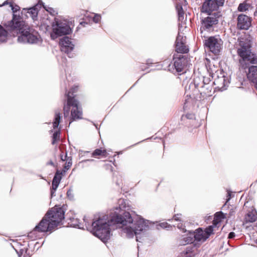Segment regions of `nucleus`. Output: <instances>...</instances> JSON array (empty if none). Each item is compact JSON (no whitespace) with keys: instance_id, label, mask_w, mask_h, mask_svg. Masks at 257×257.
Wrapping results in <instances>:
<instances>
[{"instance_id":"nucleus-9","label":"nucleus","mask_w":257,"mask_h":257,"mask_svg":"<svg viewBox=\"0 0 257 257\" xmlns=\"http://www.w3.org/2000/svg\"><path fill=\"white\" fill-rule=\"evenodd\" d=\"M223 42L219 38L211 37L206 40L205 45L211 52L215 55L219 54L222 47Z\"/></svg>"},{"instance_id":"nucleus-40","label":"nucleus","mask_w":257,"mask_h":257,"mask_svg":"<svg viewBox=\"0 0 257 257\" xmlns=\"http://www.w3.org/2000/svg\"><path fill=\"white\" fill-rule=\"evenodd\" d=\"M61 159H62V161H64L65 160V159H63V156H61Z\"/></svg>"},{"instance_id":"nucleus-16","label":"nucleus","mask_w":257,"mask_h":257,"mask_svg":"<svg viewBox=\"0 0 257 257\" xmlns=\"http://www.w3.org/2000/svg\"><path fill=\"white\" fill-rule=\"evenodd\" d=\"M202 95L206 96L211 95L212 86L210 83H205V85H202L199 90Z\"/></svg>"},{"instance_id":"nucleus-28","label":"nucleus","mask_w":257,"mask_h":257,"mask_svg":"<svg viewBox=\"0 0 257 257\" xmlns=\"http://www.w3.org/2000/svg\"><path fill=\"white\" fill-rule=\"evenodd\" d=\"M58 186H59L58 185L52 184V189L51 191V194L52 196H55V192L56 190H57Z\"/></svg>"},{"instance_id":"nucleus-18","label":"nucleus","mask_w":257,"mask_h":257,"mask_svg":"<svg viewBox=\"0 0 257 257\" xmlns=\"http://www.w3.org/2000/svg\"><path fill=\"white\" fill-rule=\"evenodd\" d=\"M225 217V215L222 212H218L215 214L214 220L213 221V228L218 223L221 222L222 219Z\"/></svg>"},{"instance_id":"nucleus-34","label":"nucleus","mask_w":257,"mask_h":257,"mask_svg":"<svg viewBox=\"0 0 257 257\" xmlns=\"http://www.w3.org/2000/svg\"><path fill=\"white\" fill-rule=\"evenodd\" d=\"M72 165V163L70 161H69L66 163L65 166V168L66 169H68Z\"/></svg>"},{"instance_id":"nucleus-8","label":"nucleus","mask_w":257,"mask_h":257,"mask_svg":"<svg viewBox=\"0 0 257 257\" xmlns=\"http://www.w3.org/2000/svg\"><path fill=\"white\" fill-rule=\"evenodd\" d=\"M193 232L194 240L197 242L203 243L213 233V226L210 225L204 230L202 228H199Z\"/></svg>"},{"instance_id":"nucleus-14","label":"nucleus","mask_w":257,"mask_h":257,"mask_svg":"<svg viewBox=\"0 0 257 257\" xmlns=\"http://www.w3.org/2000/svg\"><path fill=\"white\" fill-rule=\"evenodd\" d=\"M226 80L224 75L221 76H217L216 78L214 79L213 83L216 85V88L221 91L225 89V86L226 84Z\"/></svg>"},{"instance_id":"nucleus-39","label":"nucleus","mask_w":257,"mask_h":257,"mask_svg":"<svg viewBox=\"0 0 257 257\" xmlns=\"http://www.w3.org/2000/svg\"><path fill=\"white\" fill-rule=\"evenodd\" d=\"M49 164L53 165V163L52 161H51V162H49Z\"/></svg>"},{"instance_id":"nucleus-41","label":"nucleus","mask_w":257,"mask_h":257,"mask_svg":"<svg viewBox=\"0 0 257 257\" xmlns=\"http://www.w3.org/2000/svg\"><path fill=\"white\" fill-rule=\"evenodd\" d=\"M6 3H7L6 2H5V3H4V5H6Z\"/></svg>"},{"instance_id":"nucleus-32","label":"nucleus","mask_w":257,"mask_h":257,"mask_svg":"<svg viewBox=\"0 0 257 257\" xmlns=\"http://www.w3.org/2000/svg\"><path fill=\"white\" fill-rule=\"evenodd\" d=\"M67 195L68 197L70 199H72L74 197V195L73 194V190L71 189H69L67 192Z\"/></svg>"},{"instance_id":"nucleus-37","label":"nucleus","mask_w":257,"mask_h":257,"mask_svg":"<svg viewBox=\"0 0 257 257\" xmlns=\"http://www.w3.org/2000/svg\"><path fill=\"white\" fill-rule=\"evenodd\" d=\"M73 226L75 227H77L78 228H81V225L80 224H73Z\"/></svg>"},{"instance_id":"nucleus-6","label":"nucleus","mask_w":257,"mask_h":257,"mask_svg":"<svg viewBox=\"0 0 257 257\" xmlns=\"http://www.w3.org/2000/svg\"><path fill=\"white\" fill-rule=\"evenodd\" d=\"M77 86L72 87L70 91L67 94V102L66 105H64V116L65 117L69 115V111L70 106L72 107L71 112V121L69 124L74 120L82 118V112L81 107L79 106L78 101L74 98L73 93L77 91Z\"/></svg>"},{"instance_id":"nucleus-4","label":"nucleus","mask_w":257,"mask_h":257,"mask_svg":"<svg viewBox=\"0 0 257 257\" xmlns=\"http://www.w3.org/2000/svg\"><path fill=\"white\" fill-rule=\"evenodd\" d=\"M64 218L63 209L55 206L46 214L39 223L34 228L32 233L52 231L60 224Z\"/></svg>"},{"instance_id":"nucleus-11","label":"nucleus","mask_w":257,"mask_h":257,"mask_svg":"<svg viewBox=\"0 0 257 257\" xmlns=\"http://www.w3.org/2000/svg\"><path fill=\"white\" fill-rule=\"evenodd\" d=\"M251 18L243 14L239 15L237 17V28L241 30H248L251 26Z\"/></svg>"},{"instance_id":"nucleus-22","label":"nucleus","mask_w":257,"mask_h":257,"mask_svg":"<svg viewBox=\"0 0 257 257\" xmlns=\"http://www.w3.org/2000/svg\"><path fill=\"white\" fill-rule=\"evenodd\" d=\"M8 36L7 31L0 25V42H4L6 41Z\"/></svg>"},{"instance_id":"nucleus-31","label":"nucleus","mask_w":257,"mask_h":257,"mask_svg":"<svg viewBox=\"0 0 257 257\" xmlns=\"http://www.w3.org/2000/svg\"><path fill=\"white\" fill-rule=\"evenodd\" d=\"M10 6L11 7L12 10L14 13H16L20 10V7L18 6H14L13 4H11Z\"/></svg>"},{"instance_id":"nucleus-7","label":"nucleus","mask_w":257,"mask_h":257,"mask_svg":"<svg viewBox=\"0 0 257 257\" xmlns=\"http://www.w3.org/2000/svg\"><path fill=\"white\" fill-rule=\"evenodd\" d=\"M52 27L53 32L51 37L53 39H56L58 36L68 35L72 31L68 22L64 20L56 21L55 24H53Z\"/></svg>"},{"instance_id":"nucleus-15","label":"nucleus","mask_w":257,"mask_h":257,"mask_svg":"<svg viewBox=\"0 0 257 257\" xmlns=\"http://www.w3.org/2000/svg\"><path fill=\"white\" fill-rule=\"evenodd\" d=\"M244 221L246 223L253 222L257 221V213L256 210L254 209H251L250 211H249L244 218Z\"/></svg>"},{"instance_id":"nucleus-38","label":"nucleus","mask_w":257,"mask_h":257,"mask_svg":"<svg viewBox=\"0 0 257 257\" xmlns=\"http://www.w3.org/2000/svg\"><path fill=\"white\" fill-rule=\"evenodd\" d=\"M93 161V160H92V159H87V160L83 161V162H90V161Z\"/></svg>"},{"instance_id":"nucleus-17","label":"nucleus","mask_w":257,"mask_h":257,"mask_svg":"<svg viewBox=\"0 0 257 257\" xmlns=\"http://www.w3.org/2000/svg\"><path fill=\"white\" fill-rule=\"evenodd\" d=\"M193 240H194L193 232L189 231L187 236L183 237L180 241V243L182 245H185L192 243Z\"/></svg>"},{"instance_id":"nucleus-21","label":"nucleus","mask_w":257,"mask_h":257,"mask_svg":"<svg viewBox=\"0 0 257 257\" xmlns=\"http://www.w3.org/2000/svg\"><path fill=\"white\" fill-rule=\"evenodd\" d=\"M61 115L60 113L58 111H56L55 113V118L54 121L53 122V128L54 129L57 128L59 126V124L61 120Z\"/></svg>"},{"instance_id":"nucleus-1","label":"nucleus","mask_w":257,"mask_h":257,"mask_svg":"<svg viewBox=\"0 0 257 257\" xmlns=\"http://www.w3.org/2000/svg\"><path fill=\"white\" fill-rule=\"evenodd\" d=\"M129 210L127 201L119 199L118 206L109 216L102 215L92 223V233L105 242L109 239L111 231L117 225L128 237L132 238L135 235L136 240L141 242L139 239L143 240L144 232L149 229L151 223L139 216L133 218L127 211Z\"/></svg>"},{"instance_id":"nucleus-23","label":"nucleus","mask_w":257,"mask_h":257,"mask_svg":"<svg viewBox=\"0 0 257 257\" xmlns=\"http://www.w3.org/2000/svg\"><path fill=\"white\" fill-rule=\"evenodd\" d=\"M250 7V5L246 2H243L239 5L237 10L239 12H245L248 10Z\"/></svg>"},{"instance_id":"nucleus-12","label":"nucleus","mask_w":257,"mask_h":257,"mask_svg":"<svg viewBox=\"0 0 257 257\" xmlns=\"http://www.w3.org/2000/svg\"><path fill=\"white\" fill-rule=\"evenodd\" d=\"M59 44L61 47V51L67 54H69L73 50L74 46L70 39L67 37L62 38Z\"/></svg>"},{"instance_id":"nucleus-30","label":"nucleus","mask_w":257,"mask_h":257,"mask_svg":"<svg viewBox=\"0 0 257 257\" xmlns=\"http://www.w3.org/2000/svg\"><path fill=\"white\" fill-rule=\"evenodd\" d=\"M100 15L98 14H95L94 16L93 17V21L94 22L97 23L99 22L100 20Z\"/></svg>"},{"instance_id":"nucleus-36","label":"nucleus","mask_w":257,"mask_h":257,"mask_svg":"<svg viewBox=\"0 0 257 257\" xmlns=\"http://www.w3.org/2000/svg\"><path fill=\"white\" fill-rule=\"evenodd\" d=\"M234 236H235V233L234 232H231L229 233V234H228V238H232Z\"/></svg>"},{"instance_id":"nucleus-26","label":"nucleus","mask_w":257,"mask_h":257,"mask_svg":"<svg viewBox=\"0 0 257 257\" xmlns=\"http://www.w3.org/2000/svg\"><path fill=\"white\" fill-rule=\"evenodd\" d=\"M60 133L58 131L55 132L53 136L52 144H54L59 139Z\"/></svg>"},{"instance_id":"nucleus-2","label":"nucleus","mask_w":257,"mask_h":257,"mask_svg":"<svg viewBox=\"0 0 257 257\" xmlns=\"http://www.w3.org/2000/svg\"><path fill=\"white\" fill-rule=\"evenodd\" d=\"M239 47L237 53L241 58L240 63L244 69L248 68L247 77L249 80L254 83L257 82V56L251 53L249 50V44L245 42L243 39L238 40Z\"/></svg>"},{"instance_id":"nucleus-25","label":"nucleus","mask_w":257,"mask_h":257,"mask_svg":"<svg viewBox=\"0 0 257 257\" xmlns=\"http://www.w3.org/2000/svg\"><path fill=\"white\" fill-rule=\"evenodd\" d=\"M106 154L105 150L96 149L92 153V156L96 157L97 156L103 155L105 156Z\"/></svg>"},{"instance_id":"nucleus-20","label":"nucleus","mask_w":257,"mask_h":257,"mask_svg":"<svg viewBox=\"0 0 257 257\" xmlns=\"http://www.w3.org/2000/svg\"><path fill=\"white\" fill-rule=\"evenodd\" d=\"M38 10L36 6L30 8L28 10L27 13L30 15L33 20H35L37 17Z\"/></svg>"},{"instance_id":"nucleus-33","label":"nucleus","mask_w":257,"mask_h":257,"mask_svg":"<svg viewBox=\"0 0 257 257\" xmlns=\"http://www.w3.org/2000/svg\"><path fill=\"white\" fill-rule=\"evenodd\" d=\"M177 227L181 229V230H182L184 232H186V230L185 229V226L183 225V224L180 222L178 224H177Z\"/></svg>"},{"instance_id":"nucleus-19","label":"nucleus","mask_w":257,"mask_h":257,"mask_svg":"<svg viewBox=\"0 0 257 257\" xmlns=\"http://www.w3.org/2000/svg\"><path fill=\"white\" fill-rule=\"evenodd\" d=\"M176 9L178 12V20L179 21L183 22L184 20V13L183 9L179 3H177L176 4Z\"/></svg>"},{"instance_id":"nucleus-29","label":"nucleus","mask_w":257,"mask_h":257,"mask_svg":"<svg viewBox=\"0 0 257 257\" xmlns=\"http://www.w3.org/2000/svg\"><path fill=\"white\" fill-rule=\"evenodd\" d=\"M181 216H182V214H175L174 216V219L175 221L181 222V221H183L182 219Z\"/></svg>"},{"instance_id":"nucleus-5","label":"nucleus","mask_w":257,"mask_h":257,"mask_svg":"<svg viewBox=\"0 0 257 257\" xmlns=\"http://www.w3.org/2000/svg\"><path fill=\"white\" fill-rule=\"evenodd\" d=\"M218 9L217 5L213 1L205 0L203 2L201 12L207 16L202 19L201 30L209 29L218 23V19L221 16Z\"/></svg>"},{"instance_id":"nucleus-27","label":"nucleus","mask_w":257,"mask_h":257,"mask_svg":"<svg viewBox=\"0 0 257 257\" xmlns=\"http://www.w3.org/2000/svg\"><path fill=\"white\" fill-rule=\"evenodd\" d=\"M158 226L161 227L162 228H166V229H169L171 227V226L166 222H163L160 223L158 225Z\"/></svg>"},{"instance_id":"nucleus-13","label":"nucleus","mask_w":257,"mask_h":257,"mask_svg":"<svg viewBox=\"0 0 257 257\" xmlns=\"http://www.w3.org/2000/svg\"><path fill=\"white\" fill-rule=\"evenodd\" d=\"M174 59V66L176 71L178 72H182L187 65V60L186 58L182 55H179L178 57L175 56Z\"/></svg>"},{"instance_id":"nucleus-10","label":"nucleus","mask_w":257,"mask_h":257,"mask_svg":"<svg viewBox=\"0 0 257 257\" xmlns=\"http://www.w3.org/2000/svg\"><path fill=\"white\" fill-rule=\"evenodd\" d=\"M186 37L179 33L176 41V51L177 53H185L188 51L186 45Z\"/></svg>"},{"instance_id":"nucleus-24","label":"nucleus","mask_w":257,"mask_h":257,"mask_svg":"<svg viewBox=\"0 0 257 257\" xmlns=\"http://www.w3.org/2000/svg\"><path fill=\"white\" fill-rule=\"evenodd\" d=\"M61 178V173L57 172L53 178L52 184L59 185Z\"/></svg>"},{"instance_id":"nucleus-35","label":"nucleus","mask_w":257,"mask_h":257,"mask_svg":"<svg viewBox=\"0 0 257 257\" xmlns=\"http://www.w3.org/2000/svg\"><path fill=\"white\" fill-rule=\"evenodd\" d=\"M210 83V81L208 79H204L202 83V85H205V83Z\"/></svg>"},{"instance_id":"nucleus-3","label":"nucleus","mask_w":257,"mask_h":257,"mask_svg":"<svg viewBox=\"0 0 257 257\" xmlns=\"http://www.w3.org/2000/svg\"><path fill=\"white\" fill-rule=\"evenodd\" d=\"M7 27L9 30L19 29L20 35L18 36V41L19 42L38 44L42 41L38 32L29 26L23 24L19 18L14 17L12 20L8 22Z\"/></svg>"}]
</instances>
